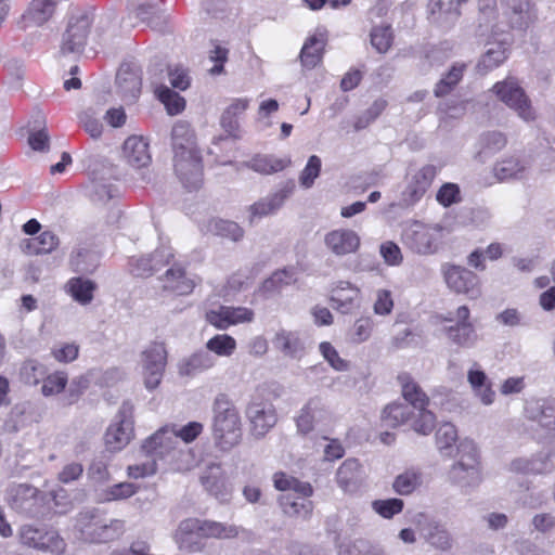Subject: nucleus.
I'll use <instances>...</instances> for the list:
<instances>
[{
	"instance_id": "3c124183",
	"label": "nucleus",
	"mask_w": 555,
	"mask_h": 555,
	"mask_svg": "<svg viewBox=\"0 0 555 555\" xmlns=\"http://www.w3.org/2000/svg\"><path fill=\"white\" fill-rule=\"evenodd\" d=\"M236 340L234 337L228 334H217L208 339L205 344V348L208 352L215 357H231L236 350Z\"/></svg>"
},
{
	"instance_id": "e2e57ef3",
	"label": "nucleus",
	"mask_w": 555,
	"mask_h": 555,
	"mask_svg": "<svg viewBox=\"0 0 555 555\" xmlns=\"http://www.w3.org/2000/svg\"><path fill=\"white\" fill-rule=\"evenodd\" d=\"M374 328V322L369 317H361L356 320L351 332H350V339L354 344H361L366 341L373 332Z\"/></svg>"
},
{
	"instance_id": "cd10ccee",
	"label": "nucleus",
	"mask_w": 555,
	"mask_h": 555,
	"mask_svg": "<svg viewBox=\"0 0 555 555\" xmlns=\"http://www.w3.org/2000/svg\"><path fill=\"white\" fill-rule=\"evenodd\" d=\"M116 82L118 89L128 102H134L141 93V70L133 64H121L117 72Z\"/></svg>"
},
{
	"instance_id": "aec40b11",
	"label": "nucleus",
	"mask_w": 555,
	"mask_h": 555,
	"mask_svg": "<svg viewBox=\"0 0 555 555\" xmlns=\"http://www.w3.org/2000/svg\"><path fill=\"white\" fill-rule=\"evenodd\" d=\"M437 172L436 166L425 165L411 173L402 192L403 204L410 206L417 203L431 185Z\"/></svg>"
},
{
	"instance_id": "c85d7f7f",
	"label": "nucleus",
	"mask_w": 555,
	"mask_h": 555,
	"mask_svg": "<svg viewBox=\"0 0 555 555\" xmlns=\"http://www.w3.org/2000/svg\"><path fill=\"white\" fill-rule=\"evenodd\" d=\"M217 364V358L206 349H199L181 359L178 363V373L183 377H195L203 374Z\"/></svg>"
},
{
	"instance_id": "69168bd1",
	"label": "nucleus",
	"mask_w": 555,
	"mask_h": 555,
	"mask_svg": "<svg viewBox=\"0 0 555 555\" xmlns=\"http://www.w3.org/2000/svg\"><path fill=\"white\" fill-rule=\"evenodd\" d=\"M319 349L323 358L335 371L345 372L349 370V362L339 356L331 343H321Z\"/></svg>"
},
{
	"instance_id": "37998d69",
	"label": "nucleus",
	"mask_w": 555,
	"mask_h": 555,
	"mask_svg": "<svg viewBox=\"0 0 555 555\" xmlns=\"http://www.w3.org/2000/svg\"><path fill=\"white\" fill-rule=\"evenodd\" d=\"M417 416L409 405L403 403L388 404L382 414V420L386 426L397 427L405 423H410L412 427L413 417Z\"/></svg>"
},
{
	"instance_id": "0eeeda50",
	"label": "nucleus",
	"mask_w": 555,
	"mask_h": 555,
	"mask_svg": "<svg viewBox=\"0 0 555 555\" xmlns=\"http://www.w3.org/2000/svg\"><path fill=\"white\" fill-rule=\"evenodd\" d=\"M460 459L449 472L450 480L462 489H473L482 481L477 448L472 442L462 443Z\"/></svg>"
},
{
	"instance_id": "5701e85b",
	"label": "nucleus",
	"mask_w": 555,
	"mask_h": 555,
	"mask_svg": "<svg viewBox=\"0 0 555 555\" xmlns=\"http://www.w3.org/2000/svg\"><path fill=\"white\" fill-rule=\"evenodd\" d=\"M295 183L293 181L285 182L279 190L268 196L259 199L249 206V221L253 223L256 219L275 214L285 203V201L294 193Z\"/></svg>"
},
{
	"instance_id": "4c0bfd02",
	"label": "nucleus",
	"mask_w": 555,
	"mask_h": 555,
	"mask_svg": "<svg viewBox=\"0 0 555 555\" xmlns=\"http://www.w3.org/2000/svg\"><path fill=\"white\" fill-rule=\"evenodd\" d=\"M250 100L248 98L233 99L223 111L220 119L221 127L230 135L237 138L240 131L238 118L248 108Z\"/></svg>"
},
{
	"instance_id": "49530a36",
	"label": "nucleus",
	"mask_w": 555,
	"mask_h": 555,
	"mask_svg": "<svg viewBox=\"0 0 555 555\" xmlns=\"http://www.w3.org/2000/svg\"><path fill=\"white\" fill-rule=\"evenodd\" d=\"M95 288L94 282L82 278H72L66 283V292L80 305H88L92 301Z\"/></svg>"
},
{
	"instance_id": "2eb2a0df",
	"label": "nucleus",
	"mask_w": 555,
	"mask_h": 555,
	"mask_svg": "<svg viewBox=\"0 0 555 555\" xmlns=\"http://www.w3.org/2000/svg\"><path fill=\"white\" fill-rule=\"evenodd\" d=\"M442 272L448 287L454 293L464 294L470 299L480 296L479 278L470 270L460 266L446 264Z\"/></svg>"
},
{
	"instance_id": "4468645a",
	"label": "nucleus",
	"mask_w": 555,
	"mask_h": 555,
	"mask_svg": "<svg viewBox=\"0 0 555 555\" xmlns=\"http://www.w3.org/2000/svg\"><path fill=\"white\" fill-rule=\"evenodd\" d=\"M173 168L181 184L189 191L198 190L203 184V164L199 151L179 152L173 155Z\"/></svg>"
},
{
	"instance_id": "e433bc0d",
	"label": "nucleus",
	"mask_w": 555,
	"mask_h": 555,
	"mask_svg": "<svg viewBox=\"0 0 555 555\" xmlns=\"http://www.w3.org/2000/svg\"><path fill=\"white\" fill-rule=\"evenodd\" d=\"M359 296L360 289L357 286L350 282L340 281L333 288L331 300L335 309L341 313H349L356 308Z\"/></svg>"
},
{
	"instance_id": "473e14b6",
	"label": "nucleus",
	"mask_w": 555,
	"mask_h": 555,
	"mask_svg": "<svg viewBox=\"0 0 555 555\" xmlns=\"http://www.w3.org/2000/svg\"><path fill=\"white\" fill-rule=\"evenodd\" d=\"M122 157L134 168L149 166L152 160L149 142L140 135L129 137L122 145Z\"/></svg>"
},
{
	"instance_id": "f257e3e1",
	"label": "nucleus",
	"mask_w": 555,
	"mask_h": 555,
	"mask_svg": "<svg viewBox=\"0 0 555 555\" xmlns=\"http://www.w3.org/2000/svg\"><path fill=\"white\" fill-rule=\"evenodd\" d=\"M238 532L240 529L234 525L188 518L179 524L173 539L179 548L198 552L203 548L201 540L204 538L232 539L237 537Z\"/></svg>"
},
{
	"instance_id": "774afa93",
	"label": "nucleus",
	"mask_w": 555,
	"mask_h": 555,
	"mask_svg": "<svg viewBox=\"0 0 555 555\" xmlns=\"http://www.w3.org/2000/svg\"><path fill=\"white\" fill-rule=\"evenodd\" d=\"M393 309L392 294L388 289H377L373 304V311L376 315H388Z\"/></svg>"
},
{
	"instance_id": "de8ad7c7",
	"label": "nucleus",
	"mask_w": 555,
	"mask_h": 555,
	"mask_svg": "<svg viewBox=\"0 0 555 555\" xmlns=\"http://www.w3.org/2000/svg\"><path fill=\"white\" fill-rule=\"evenodd\" d=\"M289 165V158H279L273 155H257L248 164L249 168L261 175H272L282 171Z\"/></svg>"
},
{
	"instance_id": "6e6d98bb",
	"label": "nucleus",
	"mask_w": 555,
	"mask_h": 555,
	"mask_svg": "<svg viewBox=\"0 0 555 555\" xmlns=\"http://www.w3.org/2000/svg\"><path fill=\"white\" fill-rule=\"evenodd\" d=\"M507 57L506 49L502 44L489 48L477 64V69L486 74L500 66Z\"/></svg>"
},
{
	"instance_id": "ddd939ff",
	"label": "nucleus",
	"mask_w": 555,
	"mask_h": 555,
	"mask_svg": "<svg viewBox=\"0 0 555 555\" xmlns=\"http://www.w3.org/2000/svg\"><path fill=\"white\" fill-rule=\"evenodd\" d=\"M141 370L144 386L149 390L157 388L167 364V350L163 343H153L141 353Z\"/></svg>"
},
{
	"instance_id": "f3484780",
	"label": "nucleus",
	"mask_w": 555,
	"mask_h": 555,
	"mask_svg": "<svg viewBox=\"0 0 555 555\" xmlns=\"http://www.w3.org/2000/svg\"><path fill=\"white\" fill-rule=\"evenodd\" d=\"M91 17L85 12L73 14L63 35L61 51L65 53H79L86 46Z\"/></svg>"
},
{
	"instance_id": "09e8293b",
	"label": "nucleus",
	"mask_w": 555,
	"mask_h": 555,
	"mask_svg": "<svg viewBox=\"0 0 555 555\" xmlns=\"http://www.w3.org/2000/svg\"><path fill=\"white\" fill-rule=\"evenodd\" d=\"M69 263L75 272L92 273L99 264V255L88 248L79 247L72 251Z\"/></svg>"
},
{
	"instance_id": "c03bdc74",
	"label": "nucleus",
	"mask_w": 555,
	"mask_h": 555,
	"mask_svg": "<svg viewBox=\"0 0 555 555\" xmlns=\"http://www.w3.org/2000/svg\"><path fill=\"white\" fill-rule=\"evenodd\" d=\"M139 487L132 482H119L104 489L96 490V501L100 503H108L113 501H121L131 498L138 491Z\"/></svg>"
},
{
	"instance_id": "8fccbe9b",
	"label": "nucleus",
	"mask_w": 555,
	"mask_h": 555,
	"mask_svg": "<svg viewBox=\"0 0 555 555\" xmlns=\"http://www.w3.org/2000/svg\"><path fill=\"white\" fill-rule=\"evenodd\" d=\"M467 65L463 62H456L449 72L439 80L435 88L436 96L449 94L455 86L462 80Z\"/></svg>"
},
{
	"instance_id": "bf43d9fd",
	"label": "nucleus",
	"mask_w": 555,
	"mask_h": 555,
	"mask_svg": "<svg viewBox=\"0 0 555 555\" xmlns=\"http://www.w3.org/2000/svg\"><path fill=\"white\" fill-rule=\"evenodd\" d=\"M322 160L317 155H311L299 175V183L304 189H310L320 176Z\"/></svg>"
},
{
	"instance_id": "39448f33",
	"label": "nucleus",
	"mask_w": 555,
	"mask_h": 555,
	"mask_svg": "<svg viewBox=\"0 0 555 555\" xmlns=\"http://www.w3.org/2000/svg\"><path fill=\"white\" fill-rule=\"evenodd\" d=\"M398 382L404 400L417 413V416L413 417L412 429L420 435H429L436 426V415L427 409L429 404L428 396L408 373H401L398 376Z\"/></svg>"
},
{
	"instance_id": "dca6fc26",
	"label": "nucleus",
	"mask_w": 555,
	"mask_h": 555,
	"mask_svg": "<svg viewBox=\"0 0 555 555\" xmlns=\"http://www.w3.org/2000/svg\"><path fill=\"white\" fill-rule=\"evenodd\" d=\"M246 417L250 424V433L257 439L263 438L278 422L274 405L258 399L247 405Z\"/></svg>"
},
{
	"instance_id": "58836bf2",
	"label": "nucleus",
	"mask_w": 555,
	"mask_h": 555,
	"mask_svg": "<svg viewBox=\"0 0 555 555\" xmlns=\"http://www.w3.org/2000/svg\"><path fill=\"white\" fill-rule=\"evenodd\" d=\"M171 140L173 155L179 154V152H185L186 154L198 151L194 133L188 122L178 121L175 124L171 131Z\"/></svg>"
},
{
	"instance_id": "423d86ee",
	"label": "nucleus",
	"mask_w": 555,
	"mask_h": 555,
	"mask_svg": "<svg viewBox=\"0 0 555 555\" xmlns=\"http://www.w3.org/2000/svg\"><path fill=\"white\" fill-rule=\"evenodd\" d=\"M203 429L204 426L199 422H190L182 427L165 426L144 442L143 450L147 454L164 457L176 450L179 439L190 443L202 434Z\"/></svg>"
},
{
	"instance_id": "ea45409f",
	"label": "nucleus",
	"mask_w": 555,
	"mask_h": 555,
	"mask_svg": "<svg viewBox=\"0 0 555 555\" xmlns=\"http://www.w3.org/2000/svg\"><path fill=\"white\" fill-rule=\"evenodd\" d=\"M53 0H33L23 15L26 26H41L48 22L54 13Z\"/></svg>"
},
{
	"instance_id": "6ab92c4d",
	"label": "nucleus",
	"mask_w": 555,
	"mask_h": 555,
	"mask_svg": "<svg viewBox=\"0 0 555 555\" xmlns=\"http://www.w3.org/2000/svg\"><path fill=\"white\" fill-rule=\"evenodd\" d=\"M206 321L217 330L224 331L230 326L249 323L254 320V311L246 307L219 306L206 312Z\"/></svg>"
},
{
	"instance_id": "20e7f679",
	"label": "nucleus",
	"mask_w": 555,
	"mask_h": 555,
	"mask_svg": "<svg viewBox=\"0 0 555 555\" xmlns=\"http://www.w3.org/2000/svg\"><path fill=\"white\" fill-rule=\"evenodd\" d=\"M444 238V228L439 223H425L413 220L404 224L401 242L412 253L420 256L435 255Z\"/></svg>"
},
{
	"instance_id": "72a5a7b5",
	"label": "nucleus",
	"mask_w": 555,
	"mask_h": 555,
	"mask_svg": "<svg viewBox=\"0 0 555 555\" xmlns=\"http://www.w3.org/2000/svg\"><path fill=\"white\" fill-rule=\"evenodd\" d=\"M363 480V468L356 459H347L337 469L336 481L344 492L357 491Z\"/></svg>"
},
{
	"instance_id": "7ed1b4c3",
	"label": "nucleus",
	"mask_w": 555,
	"mask_h": 555,
	"mask_svg": "<svg viewBox=\"0 0 555 555\" xmlns=\"http://www.w3.org/2000/svg\"><path fill=\"white\" fill-rule=\"evenodd\" d=\"M75 529L79 538L90 543H105L118 539L125 532V521L107 519L98 508L80 512L76 518Z\"/></svg>"
},
{
	"instance_id": "338daca9",
	"label": "nucleus",
	"mask_w": 555,
	"mask_h": 555,
	"mask_svg": "<svg viewBox=\"0 0 555 555\" xmlns=\"http://www.w3.org/2000/svg\"><path fill=\"white\" fill-rule=\"evenodd\" d=\"M457 439L455 426L450 423L442 424L436 433V443L440 451L452 448Z\"/></svg>"
},
{
	"instance_id": "79ce46f5",
	"label": "nucleus",
	"mask_w": 555,
	"mask_h": 555,
	"mask_svg": "<svg viewBox=\"0 0 555 555\" xmlns=\"http://www.w3.org/2000/svg\"><path fill=\"white\" fill-rule=\"evenodd\" d=\"M429 13L435 23L448 24L460 16L457 0H429Z\"/></svg>"
},
{
	"instance_id": "2f4dec72",
	"label": "nucleus",
	"mask_w": 555,
	"mask_h": 555,
	"mask_svg": "<svg viewBox=\"0 0 555 555\" xmlns=\"http://www.w3.org/2000/svg\"><path fill=\"white\" fill-rule=\"evenodd\" d=\"M467 382L476 398L483 405H491L495 399V391L492 388V383L482 371L480 364L473 363L467 372Z\"/></svg>"
},
{
	"instance_id": "a18cd8bd",
	"label": "nucleus",
	"mask_w": 555,
	"mask_h": 555,
	"mask_svg": "<svg viewBox=\"0 0 555 555\" xmlns=\"http://www.w3.org/2000/svg\"><path fill=\"white\" fill-rule=\"evenodd\" d=\"M422 483V472L417 468H408L393 479L392 489L400 495H409L417 490Z\"/></svg>"
},
{
	"instance_id": "052dcab7",
	"label": "nucleus",
	"mask_w": 555,
	"mask_h": 555,
	"mask_svg": "<svg viewBox=\"0 0 555 555\" xmlns=\"http://www.w3.org/2000/svg\"><path fill=\"white\" fill-rule=\"evenodd\" d=\"M403 501L397 498L375 500L372 502L373 511L386 519H390L395 515L400 514L403 509Z\"/></svg>"
},
{
	"instance_id": "4d7b16f0",
	"label": "nucleus",
	"mask_w": 555,
	"mask_h": 555,
	"mask_svg": "<svg viewBox=\"0 0 555 555\" xmlns=\"http://www.w3.org/2000/svg\"><path fill=\"white\" fill-rule=\"evenodd\" d=\"M155 92L158 100L165 105L169 115H178L185 108L184 98L169 89L167 86L158 87Z\"/></svg>"
},
{
	"instance_id": "7c9ffc66",
	"label": "nucleus",
	"mask_w": 555,
	"mask_h": 555,
	"mask_svg": "<svg viewBox=\"0 0 555 555\" xmlns=\"http://www.w3.org/2000/svg\"><path fill=\"white\" fill-rule=\"evenodd\" d=\"M273 347L284 357L301 359L306 353V343L301 335L295 331L279 330L273 339Z\"/></svg>"
},
{
	"instance_id": "603ef678",
	"label": "nucleus",
	"mask_w": 555,
	"mask_h": 555,
	"mask_svg": "<svg viewBox=\"0 0 555 555\" xmlns=\"http://www.w3.org/2000/svg\"><path fill=\"white\" fill-rule=\"evenodd\" d=\"M274 487L284 493H298L312 495L313 489L310 483L297 480L284 473H276L273 476Z\"/></svg>"
},
{
	"instance_id": "f8f14e48",
	"label": "nucleus",
	"mask_w": 555,
	"mask_h": 555,
	"mask_svg": "<svg viewBox=\"0 0 555 555\" xmlns=\"http://www.w3.org/2000/svg\"><path fill=\"white\" fill-rule=\"evenodd\" d=\"M199 482L204 490L221 503L231 500L233 485L220 462H206L199 472Z\"/></svg>"
},
{
	"instance_id": "9b49d317",
	"label": "nucleus",
	"mask_w": 555,
	"mask_h": 555,
	"mask_svg": "<svg viewBox=\"0 0 555 555\" xmlns=\"http://www.w3.org/2000/svg\"><path fill=\"white\" fill-rule=\"evenodd\" d=\"M133 405L130 402H124L106 429L104 436L106 450L112 453L121 451L133 438Z\"/></svg>"
},
{
	"instance_id": "f03ea898",
	"label": "nucleus",
	"mask_w": 555,
	"mask_h": 555,
	"mask_svg": "<svg viewBox=\"0 0 555 555\" xmlns=\"http://www.w3.org/2000/svg\"><path fill=\"white\" fill-rule=\"evenodd\" d=\"M212 439L221 451H230L242 441V417L236 406L224 396L217 397L212 408Z\"/></svg>"
},
{
	"instance_id": "c756f323",
	"label": "nucleus",
	"mask_w": 555,
	"mask_h": 555,
	"mask_svg": "<svg viewBox=\"0 0 555 555\" xmlns=\"http://www.w3.org/2000/svg\"><path fill=\"white\" fill-rule=\"evenodd\" d=\"M164 291L178 296H185L193 292L196 281L178 264L170 267L162 276Z\"/></svg>"
},
{
	"instance_id": "6e6552de",
	"label": "nucleus",
	"mask_w": 555,
	"mask_h": 555,
	"mask_svg": "<svg viewBox=\"0 0 555 555\" xmlns=\"http://www.w3.org/2000/svg\"><path fill=\"white\" fill-rule=\"evenodd\" d=\"M491 91L524 121L529 122L537 118V113L530 99L516 78L507 77L502 81H498Z\"/></svg>"
},
{
	"instance_id": "9d476101",
	"label": "nucleus",
	"mask_w": 555,
	"mask_h": 555,
	"mask_svg": "<svg viewBox=\"0 0 555 555\" xmlns=\"http://www.w3.org/2000/svg\"><path fill=\"white\" fill-rule=\"evenodd\" d=\"M442 322H455L443 328L448 339L462 348H472L478 341V334L469 321L470 311L467 306H460L454 312H448L439 317Z\"/></svg>"
},
{
	"instance_id": "b1692460",
	"label": "nucleus",
	"mask_w": 555,
	"mask_h": 555,
	"mask_svg": "<svg viewBox=\"0 0 555 555\" xmlns=\"http://www.w3.org/2000/svg\"><path fill=\"white\" fill-rule=\"evenodd\" d=\"M532 166V155H512L496 162L493 167V173L500 181L521 180L528 176Z\"/></svg>"
},
{
	"instance_id": "5fc2aeb1",
	"label": "nucleus",
	"mask_w": 555,
	"mask_h": 555,
	"mask_svg": "<svg viewBox=\"0 0 555 555\" xmlns=\"http://www.w3.org/2000/svg\"><path fill=\"white\" fill-rule=\"evenodd\" d=\"M208 231L215 235L227 237L234 242L240 241L244 235V230L236 222L223 219L210 220Z\"/></svg>"
},
{
	"instance_id": "c9c22d12",
	"label": "nucleus",
	"mask_w": 555,
	"mask_h": 555,
	"mask_svg": "<svg viewBox=\"0 0 555 555\" xmlns=\"http://www.w3.org/2000/svg\"><path fill=\"white\" fill-rule=\"evenodd\" d=\"M325 44L326 37L323 31H318L307 38L299 55L304 68L312 69L321 63Z\"/></svg>"
},
{
	"instance_id": "4be33fe9",
	"label": "nucleus",
	"mask_w": 555,
	"mask_h": 555,
	"mask_svg": "<svg viewBox=\"0 0 555 555\" xmlns=\"http://www.w3.org/2000/svg\"><path fill=\"white\" fill-rule=\"evenodd\" d=\"M501 4L513 28L525 30L538 20V9L530 0H501Z\"/></svg>"
},
{
	"instance_id": "a19ab883",
	"label": "nucleus",
	"mask_w": 555,
	"mask_h": 555,
	"mask_svg": "<svg viewBox=\"0 0 555 555\" xmlns=\"http://www.w3.org/2000/svg\"><path fill=\"white\" fill-rule=\"evenodd\" d=\"M59 245V237L51 231H44L36 237L24 240L22 250L27 255L49 254Z\"/></svg>"
},
{
	"instance_id": "0e129e2a",
	"label": "nucleus",
	"mask_w": 555,
	"mask_h": 555,
	"mask_svg": "<svg viewBox=\"0 0 555 555\" xmlns=\"http://www.w3.org/2000/svg\"><path fill=\"white\" fill-rule=\"evenodd\" d=\"M371 43L379 52L388 51L392 43V33L388 25L374 27L371 31Z\"/></svg>"
},
{
	"instance_id": "a878e982",
	"label": "nucleus",
	"mask_w": 555,
	"mask_h": 555,
	"mask_svg": "<svg viewBox=\"0 0 555 555\" xmlns=\"http://www.w3.org/2000/svg\"><path fill=\"white\" fill-rule=\"evenodd\" d=\"M554 453L551 450L540 451L532 456H521L513 460L509 469L519 474L546 475L555 470L552 461Z\"/></svg>"
},
{
	"instance_id": "13d9d810",
	"label": "nucleus",
	"mask_w": 555,
	"mask_h": 555,
	"mask_svg": "<svg viewBox=\"0 0 555 555\" xmlns=\"http://www.w3.org/2000/svg\"><path fill=\"white\" fill-rule=\"evenodd\" d=\"M46 374V366L36 360L25 361L20 370L21 378L28 385H37Z\"/></svg>"
},
{
	"instance_id": "f704fd0d",
	"label": "nucleus",
	"mask_w": 555,
	"mask_h": 555,
	"mask_svg": "<svg viewBox=\"0 0 555 555\" xmlns=\"http://www.w3.org/2000/svg\"><path fill=\"white\" fill-rule=\"evenodd\" d=\"M311 495L298 493H283L279 498L283 513L288 517L308 519L313 511Z\"/></svg>"
},
{
	"instance_id": "864d4df0",
	"label": "nucleus",
	"mask_w": 555,
	"mask_h": 555,
	"mask_svg": "<svg viewBox=\"0 0 555 555\" xmlns=\"http://www.w3.org/2000/svg\"><path fill=\"white\" fill-rule=\"evenodd\" d=\"M295 272L293 269L278 270L262 283L260 292L266 296H271L280 292L284 286L295 282Z\"/></svg>"
},
{
	"instance_id": "680f3d73",
	"label": "nucleus",
	"mask_w": 555,
	"mask_h": 555,
	"mask_svg": "<svg viewBox=\"0 0 555 555\" xmlns=\"http://www.w3.org/2000/svg\"><path fill=\"white\" fill-rule=\"evenodd\" d=\"M68 382V376L65 372H55L43 378L41 392L44 397H50L61 393Z\"/></svg>"
},
{
	"instance_id": "1a4fd4ad",
	"label": "nucleus",
	"mask_w": 555,
	"mask_h": 555,
	"mask_svg": "<svg viewBox=\"0 0 555 555\" xmlns=\"http://www.w3.org/2000/svg\"><path fill=\"white\" fill-rule=\"evenodd\" d=\"M20 542L27 546L53 555H61L66 543L60 533L44 525L26 524L18 529Z\"/></svg>"
},
{
	"instance_id": "412c9836",
	"label": "nucleus",
	"mask_w": 555,
	"mask_h": 555,
	"mask_svg": "<svg viewBox=\"0 0 555 555\" xmlns=\"http://www.w3.org/2000/svg\"><path fill=\"white\" fill-rule=\"evenodd\" d=\"M328 420L330 411L323 399L313 397L301 408L296 417L297 430L302 435L310 434L319 425L326 423Z\"/></svg>"
},
{
	"instance_id": "393cba45",
	"label": "nucleus",
	"mask_w": 555,
	"mask_h": 555,
	"mask_svg": "<svg viewBox=\"0 0 555 555\" xmlns=\"http://www.w3.org/2000/svg\"><path fill=\"white\" fill-rule=\"evenodd\" d=\"M39 490L27 483L12 485L7 490V500L12 508L35 515L41 502Z\"/></svg>"
},
{
	"instance_id": "bb28decb",
	"label": "nucleus",
	"mask_w": 555,
	"mask_h": 555,
	"mask_svg": "<svg viewBox=\"0 0 555 555\" xmlns=\"http://www.w3.org/2000/svg\"><path fill=\"white\" fill-rule=\"evenodd\" d=\"M526 417L545 430H555V400L541 398L527 403Z\"/></svg>"
},
{
	"instance_id": "a211bd4d",
	"label": "nucleus",
	"mask_w": 555,
	"mask_h": 555,
	"mask_svg": "<svg viewBox=\"0 0 555 555\" xmlns=\"http://www.w3.org/2000/svg\"><path fill=\"white\" fill-rule=\"evenodd\" d=\"M323 243L325 248L336 257L356 254L361 246V237L352 229L337 228L325 233Z\"/></svg>"
}]
</instances>
